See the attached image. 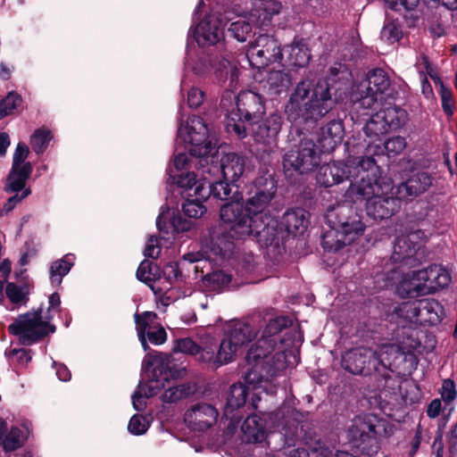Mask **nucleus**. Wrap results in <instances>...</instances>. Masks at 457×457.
I'll use <instances>...</instances> for the list:
<instances>
[{
    "label": "nucleus",
    "instance_id": "1",
    "mask_svg": "<svg viewBox=\"0 0 457 457\" xmlns=\"http://www.w3.org/2000/svg\"><path fill=\"white\" fill-rule=\"evenodd\" d=\"M353 81L351 70L343 62H335L327 76L315 84L302 79L285 104L287 120L306 129L317 128L320 120L349 96Z\"/></svg>",
    "mask_w": 457,
    "mask_h": 457
},
{
    "label": "nucleus",
    "instance_id": "63",
    "mask_svg": "<svg viewBox=\"0 0 457 457\" xmlns=\"http://www.w3.org/2000/svg\"><path fill=\"white\" fill-rule=\"evenodd\" d=\"M152 275H154L153 272V262L149 261H143L137 270V278L149 286L150 282L154 280L151 277Z\"/></svg>",
    "mask_w": 457,
    "mask_h": 457
},
{
    "label": "nucleus",
    "instance_id": "48",
    "mask_svg": "<svg viewBox=\"0 0 457 457\" xmlns=\"http://www.w3.org/2000/svg\"><path fill=\"white\" fill-rule=\"evenodd\" d=\"M237 351L238 349L223 337L216 350L218 366L221 367L233 361Z\"/></svg>",
    "mask_w": 457,
    "mask_h": 457
},
{
    "label": "nucleus",
    "instance_id": "7",
    "mask_svg": "<svg viewBox=\"0 0 457 457\" xmlns=\"http://www.w3.org/2000/svg\"><path fill=\"white\" fill-rule=\"evenodd\" d=\"M266 112L263 96L253 90H243L236 96V108L228 115L227 130L239 139L248 136L249 125L258 121Z\"/></svg>",
    "mask_w": 457,
    "mask_h": 457
},
{
    "label": "nucleus",
    "instance_id": "25",
    "mask_svg": "<svg viewBox=\"0 0 457 457\" xmlns=\"http://www.w3.org/2000/svg\"><path fill=\"white\" fill-rule=\"evenodd\" d=\"M328 226H344L347 223L355 225L354 233L357 231H365L366 224L363 222L361 212H359L356 207L353 205H339L330 211L326 216Z\"/></svg>",
    "mask_w": 457,
    "mask_h": 457
},
{
    "label": "nucleus",
    "instance_id": "19",
    "mask_svg": "<svg viewBox=\"0 0 457 457\" xmlns=\"http://www.w3.org/2000/svg\"><path fill=\"white\" fill-rule=\"evenodd\" d=\"M344 226H328L329 229L325 231L321 237V245L327 252H337L349 245L361 237L364 231L354 233L356 226L347 223Z\"/></svg>",
    "mask_w": 457,
    "mask_h": 457
},
{
    "label": "nucleus",
    "instance_id": "23",
    "mask_svg": "<svg viewBox=\"0 0 457 457\" xmlns=\"http://www.w3.org/2000/svg\"><path fill=\"white\" fill-rule=\"evenodd\" d=\"M219 411L210 403H198L191 406L185 414V420L193 429L204 431L217 421Z\"/></svg>",
    "mask_w": 457,
    "mask_h": 457
},
{
    "label": "nucleus",
    "instance_id": "28",
    "mask_svg": "<svg viewBox=\"0 0 457 457\" xmlns=\"http://www.w3.org/2000/svg\"><path fill=\"white\" fill-rule=\"evenodd\" d=\"M243 440L248 444H263L269 435L267 420L256 414H250L241 426Z\"/></svg>",
    "mask_w": 457,
    "mask_h": 457
},
{
    "label": "nucleus",
    "instance_id": "56",
    "mask_svg": "<svg viewBox=\"0 0 457 457\" xmlns=\"http://www.w3.org/2000/svg\"><path fill=\"white\" fill-rule=\"evenodd\" d=\"M199 345L190 337H185L179 338L174 341L172 351L174 353H183L195 356V353H197Z\"/></svg>",
    "mask_w": 457,
    "mask_h": 457
},
{
    "label": "nucleus",
    "instance_id": "41",
    "mask_svg": "<svg viewBox=\"0 0 457 457\" xmlns=\"http://www.w3.org/2000/svg\"><path fill=\"white\" fill-rule=\"evenodd\" d=\"M72 266V258L69 254L53 262L49 270L52 284L59 286L62 283V278L70 272Z\"/></svg>",
    "mask_w": 457,
    "mask_h": 457
},
{
    "label": "nucleus",
    "instance_id": "51",
    "mask_svg": "<svg viewBox=\"0 0 457 457\" xmlns=\"http://www.w3.org/2000/svg\"><path fill=\"white\" fill-rule=\"evenodd\" d=\"M381 38L387 44L398 42L403 37L402 26L397 21L385 23L380 32Z\"/></svg>",
    "mask_w": 457,
    "mask_h": 457
},
{
    "label": "nucleus",
    "instance_id": "36",
    "mask_svg": "<svg viewBox=\"0 0 457 457\" xmlns=\"http://www.w3.org/2000/svg\"><path fill=\"white\" fill-rule=\"evenodd\" d=\"M379 112L388 132L402 129L409 120L408 112L395 105L380 110Z\"/></svg>",
    "mask_w": 457,
    "mask_h": 457
},
{
    "label": "nucleus",
    "instance_id": "29",
    "mask_svg": "<svg viewBox=\"0 0 457 457\" xmlns=\"http://www.w3.org/2000/svg\"><path fill=\"white\" fill-rule=\"evenodd\" d=\"M283 59L290 67L303 68L312 58L311 50L304 39H296L282 48Z\"/></svg>",
    "mask_w": 457,
    "mask_h": 457
},
{
    "label": "nucleus",
    "instance_id": "62",
    "mask_svg": "<svg viewBox=\"0 0 457 457\" xmlns=\"http://www.w3.org/2000/svg\"><path fill=\"white\" fill-rule=\"evenodd\" d=\"M442 400L450 403L454 401L457 397V391L455 383L453 379L446 378L443 380L441 390H440Z\"/></svg>",
    "mask_w": 457,
    "mask_h": 457
},
{
    "label": "nucleus",
    "instance_id": "12",
    "mask_svg": "<svg viewBox=\"0 0 457 457\" xmlns=\"http://www.w3.org/2000/svg\"><path fill=\"white\" fill-rule=\"evenodd\" d=\"M377 170H370V177L375 179V187L373 193L367 195L358 199H351L352 202L366 200V212L367 215L373 218L375 220H383L391 218L398 212L401 207L400 200L397 195L395 196L393 193H381V178L377 176Z\"/></svg>",
    "mask_w": 457,
    "mask_h": 457
},
{
    "label": "nucleus",
    "instance_id": "4",
    "mask_svg": "<svg viewBox=\"0 0 457 457\" xmlns=\"http://www.w3.org/2000/svg\"><path fill=\"white\" fill-rule=\"evenodd\" d=\"M220 226L230 231L237 239L252 238L269 246L276 237L277 222L270 214L257 213L245 200L224 204L220 210Z\"/></svg>",
    "mask_w": 457,
    "mask_h": 457
},
{
    "label": "nucleus",
    "instance_id": "27",
    "mask_svg": "<svg viewBox=\"0 0 457 457\" xmlns=\"http://www.w3.org/2000/svg\"><path fill=\"white\" fill-rule=\"evenodd\" d=\"M234 240H237L230 231L223 226L212 231L210 236L209 248L211 253L222 260L229 258L235 249Z\"/></svg>",
    "mask_w": 457,
    "mask_h": 457
},
{
    "label": "nucleus",
    "instance_id": "46",
    "mask_svg": "<svg viewBox=\"0 0 457 457\" xmlns=\"http://www.w3.org/2000/svg\"><path fill=\"white\" fill-rule=\"evenodd\" d=\"M228 33L238 42H245L248 37H251L253 33V26L250 22L244 19H239L237 21L230 23Z\"/></svg>",
    "mask_w": 457,
    "mask_h": 457
},
{
    "label": "nucleus",
    "instance_id": "15",
    "mask_svg": "<svg viewBox=\"0 0 457 457\" xmlns=\"http://www.w3.org/2000/svg\"><path fill=\"white\" fill-rule=\"evenodd\" d=\"M309 212L303 208H292L287 210L282 215L280 220L273 217L277 222L276 237L270 245L278 246L280 243H284L289 236L296 237L302 235L308 227Z\"/></svg>",
    "mask_w": 457,
    "mask_h": 457
},
{
    "label": "nucleus",
    "instance_id": "64",
    "mask_svg": "<svg viewBox=\"0 0 457 457\" xmlns=\"http://www.w3.org/2000/svg\"><path fill=\"white\" fill-rule=\"evenodd\" d=\"M147 428L148 427L145 422L144 417L137 414H135L131 417L128 425L129 431L136 436L145 434Z\"/></svg>",
    "mask_w": 457,
    "mask_h": 457
},
{
    "label": "nucleus",
    "instance_id": "31",
    "mask_svg": "<svg viewBox=\"0 0 457 457\" xmlns=\"http://www.w3.org/2000/svg\"><path fill=\"white\" fill-rule=\"evenodd\" d=\"M252 368L245 373L244 379L248 387L253 386V389L262 387L263 383L270 382L271 378L277 376L278 368L273 363H252Z\"/></svg>",
    "mask_w": 457,
    "mask_h": 457
},
{
    "label": "nucleus",
    "instance_id": "33",
    "mask_svg": "<svg viewBox=\"0 0 457 457\" xmlns=\"http://www.w3.org/2000/svg\"><path fill=\"white\" fill-rule=\"evenodd\" d=\"M29 425L28 421H25L21 423V427L12 426L8 429L2 445L4 453H12L24 446L31 434Z\"/></svg>",
    "mask_w": 457,
    "mask_h": 457
},
{
    "label": "nucleus",
    "instance_id": "5",
    "mask_svg": "<svg viewBox=\"0 0 457 457\" xmlns=\"http://www.w3.org/2000/svg\"><path fill=\"white\" fill-rule=\"evenodd\" d=\"M288 135V150L283 155L282 166L286 179L292 185L302 183L320 164L322 151L307 133L315 128L306 129L291 122Z\"/></svg>",
    "mask_w": 457,
    "mask_h": 457
},
{
    "label": "nucleus",
    "instance_id": "13",
    "mask_svg": "<svg viewBox=\"0 0 457 457\" xmlns=\"http://www.w3.org/2000/svg\"><path fill=\"white\" fill-rule=\"evenodd\" d=\"M285 443L288 446L300 442L306 445L310 452L317 456L329 457L334 447L320 433L316 427L309 421H300L295 430H286L283 434Z\"/></svg>",
    "mask_w": 457,
    "mask_h": 457
},
{
    "label": "nucleus",
    "instance_id": "35",
    "mask_svg": "<svg viewBox=\"0 0 457 457\" xmlns=\"http://www.w3.org/2000/svg\"><path fill=\"white\" fill-rule=\"evenodd\" d=\"M169 174V181L172 184H176L179 187L183 188V192L181 193L182 196L187 195V194H192L195 191V188L198 186H205L206 178L203 179H197L196 175L193 171H181L178 175L172 174V170L170 168L168 170Z\"/></svg>",
    "mask_w": 457,
    "mask_h": 457
},
{
    "label": "nucleus",
    "instance_id": "39",
    "mask_svg": "<svg viewBox=\"0 0 457 457\" xmlns=\"http://www.w3.org/2000/svg\"><path fill=\"white\" fill-rule=\"evenodd\" d=\"M362 129L367 138H369V145L380 141V137L388 133L379 111L370 117Z\"/></svg>",
    "mask_w": 457,
    "mask_h": 457
},
{
    "label": "nucleus",
    "instance_id": "20",
    "mask_svg": "<svg viewBox=\"0 0 457 457\" xmlns=\"http://www.w3.org/2000/svg\"><path fill=\"white\" fill-rule=\"evenodd\" d=\"M434 178L427 171L411 172L401 182L395 190V195L403 200H412L427 192L433 185Z\"/></svg>",
    "mask_w": 457,
    "mask_h": 457
},
{
    "label": "nucleus",
    "instance_id": "32",
    "mask_svg": "<svg viewBox=\"0 0 457 457\" xmlns=\"http://www.w3.org/2000/svg\"><path fill=\"white\" fill-rule=\"evenodd\" d=\"M33 171L31 162H26L21 168H11L4 185V191L6 193L21 194L26 187L28 179L30 178Z\"/></svg>",
    "mask_w": 457,
    "mask_h": 457
},
{
    "label": "nucleus",
    "instance_id": "61",
    "mask_svg": "<svg viewBox=\"0 0 457 457\" xmlns=\"http://www.w3.org/2000/svg\"><path fill=\"white\" fill-rule=\"evenodd\" d=\"M29 146L23 143L19 142L16 145L15 151L12 155V168H21L23 166L24 163L27 162L26 159L29 156Z\"/></svg>",
    "mask_w": 457,
    "mask_h": 457
},
{
    "label": "nucleus",
    "instance_id": "21",
    "mask_svg": "<svg viewBox=\"0 0 457 457\" xmlns=\"http://www.w3.org/2000/svg\"><path fill=\"white\" fill-rule=\"evenodd\" d=\"M196 192H203L201 198H211L221 201H239L244 200L243 194L239 191V186L225 180L209 181L206 179L205 186H198Z\"/></svg>",
    "mask_w": 457,
    "mask_h": 457
},
{
    "label": "nucleus",
    "instance_id": "47",
    "mask_svg": "<svg viewBox=\"0 0 457 457\" xmlns=\"http://www.w3.org/2000/svg\"><path fill=\"white\" fill-rule=\"evenodd\" d=\"M52 139L51 131L45 128L37 129L30 137V145L37 154H43Z\"/></svg>",
    "mask_w": 457,
    "mask_h": 457
},
{
    "label": "nucleus",
    "instance_id": "30",
    "mask_svg": "<svg viewBox=\"0 0 457 457\" xmlns=\"http://www.w3.org/2000/svg\"><path fill=\"white\" fill-rule=\"evenodd\" d=\"M223 337L239 350L254 339L256 331L249 323L237 320L227 325Z\"/></svg>",
    "mask_w": 457,
    "mask_h": 457
},
{
    "label": "nucleus",
    "instance_id": "57",
    "mask_svg": "<svg viewBox=\"0 0 457 457\" xmlns=\"http://www.w3.org/2000/svg\"><path fill=\"white\" fill-rule=\"evenodd\" d=\"M163 277L170 284L183 280V274L177 262H170L164 265L162 269Z\"/></svg>",
    "mask_w": 457,
    "mask_h": 457
},
{
    "label": "nucleus",
    "instance_id": "34",
    "mask_svg": "<svg viewBox=\"0 0 457 457\" xmlns=\"http://www.w3.org/2000/svg\"><path fill=\"white\" fill-rule=\"evenodd\" d=\"M291 86V76L284 71H271L262 81L263 91L272 98L286 92Z\"/></svg>",
    "mask_w": 457,
    "mask_h": 457
},
{
    "label": "nucleus",
    "instance_id": "38",
    "mask_svg": "<svg viewBox=\"0 0 457 457\" xmlns=\"http://www.w3.org/2000/svg\"><path fill=\"white\" fill-rule=\"evenodd\" d=\"M203 192H196L195 190L191 195L187 194V195L183 196L184 202L181 208L183 213L188 218L198 219L206 212V207L204 205V203L208 199L201 198Z\"/></svg>",
    "mask_w": 457,
    "mask_h": 457
},
{
    "label": "nucleus",
    "instance_id": "45",
    "mask_svg": "<svg viewBox=\"0 0 457 457\" xmlns=\"http://www.w3.org/2000/svg\"><path fill=\"white\" fill-rule=\"evenodd\" d=\"M216 350L217 345L214 344L199 345L197 353H195V360L210 369L217 370L220 366L217 363Z\"/></svg>",
    "mask_w": 457,
    "mask_h": 457
},
{
    "label": "nucleus",
    "instance_id": "52",
    "mask_svg": "<svg viewBox=\"0 0 457 457\" xmlns=\"http://www.w3.org/2000/svg\"><path fill=\"white\" fill-rule=\"evenodd\" d=\"M21 102V96L16 92H10L4 99L0 100V120L12 114Z\"/></svg>",
    "mask_w": 457,
    "mask_h": 457
},
{
    "label": "nucleus",
    "instance_id": "8",
    "mask_svg": "<svg viewBox=\"0 0 457 457\" xmlns=\"http://www.w3.org/2000/svg\"><path fill=\"white\" fill-rule=\"evenodd\" d=\"M51 315L42 316V309L38 308L33 312H28L20 314L14 321L8 326L9 334L18 337L23 345H32L45 339L49 334L56 330L54 325L50 324Z\"/></svg>",
    "mask_w": 457,
    "mask_h": 457
},
{
    "label": "nucleus",
    "instance_id": "50",
    "mask_svg": "<svg viewBox=\"0 0 457 457\" xmlns=\"http://www.w3.org/2000/svg\"><path fill=\"white\" fill-rule=\"evenodd\" d=\"M436 84L440 85L439 94L441 96L442 109L447 116L453 114V95L450 87H446L441 79L437 76L434 77L430 74Z\"/></svg>",
    "mask_w": 457,
    "mask_h": 457
},
{
    "label": "nucleus",
    "instance_id": "2",
    "mask_svg": "<svg viewBox=\"0 0 457 457\" xmlns=\"http://www.w3.org/2000/svg\"><path fill=\"white\" fill-rule=\"evenodd\" d=\"M187 137L190 144L189 154L199 159L196 164L201 166L204 173L220 172L222 179L237 184L245 171V155L228 153L220 159L219 149L210 139L209 129L200 116L189 119Z\"/></svg>",
    "mask_w": 457,
    "mask_h": 457
},
{
    "label": "nucleus",
    "instance_id": "3",
    "mask_svg": "<svg viewBox=\"0 0 457 457\" xmlns=\"http://www.w3.org/2000/svg\"><path fill=\"white\" fill-rule=\"evenodd\" d=\"M378 165L372 156L349 157L345 161H333L320 166L316 173V183L324 188L350 181L345 195L358 199L373 193L375 179L370 177V170Z\"/></svg>",
    "mask_w": 457,
    "mask_h": 457
},
{
    "label": "nucleus",
    "instance_id": "58",
    "mask_svg": "<svg viewBox=\"0 0 457 457\" xmlns=\"http://www.w3.org/2000/svg\"><path fill=\"white\" fill-rule=\"evenodd\" d=\"M134 318L138 337H142V336L145 335L146 328L149 326V321L156 318V313L154 312H144L140 314L136 313Z\"/></svg>",
    "mask_w": 457,
    "mask_h": 457
},
{
    "label": "nucleus",
    "instance_id": "17",
    "mask_svg": "<svg viewBox=\"0 0 457 457\" xmlns=\"http://www.w3.org/2000/svg\"><path fill=\"white\" fill-rule=\"evenodd\" d=\"M185 261L189 262H197L195 266L196 272L201 269V279L199 281V287L206 294H220L228 291L230 288L232 281V275L220 269H215L212 271L204 273V267L200 266L198 260L195 258V253H186L183 256Z\"/></svg>",
    "mask_w": 457,
    "mask_h": 457
},
{
    "label": "nucleus",
    "instance_id": "42",
    "mask_svg": "<svg viewBox=\"0 0 457 457\" xmlns=\"http://www.w3.org/2000/svg\"><path fill=\"white\" fill-rule=\"evenodd\" d=\"M266 345L265 341H257L254 345H253L245 356V360L248 364L252 363H259V364H264V363H273L272 358L270 357V349L269 346H264Z\"/></svg>",
    "mask_w": 457,
    "mask_h": 457
},
{
    "label": "nucleus",
    "instance_id": "24",
    "mask_svg": "<svg viewBox=\"0 0 457 457\" xmlns=\"http://www.w3.org/2000/svg\"><path fill=\"white\" fill-rule=\"evenodd\" d=\"M413 235H402L395 238L391 260L394 263L415 267L420 259L417 256L420 245L412 239Z\"/></svg>",
    "mask_w": 457,
    "mask_h": 457
},
{
    "label": "nucleus",
    "instance_id": "37",
    "mask_svg": "<svg viewBox=\"0 0 457 457\" xmlns=\"http://www.w3.org/2000/svg\"><path fill=\"white\" fill-rule=\"evenodd\" d=\"M438 311L442 312V306L437 301L420 300V312L418 325L436 326L440 323L442 318Z\"/></svg>",
    "mask_w": 457,
    "mask_h": 457
},
{
    "label": "nucleus",
    "instance_id": "40",
    "mask_svg": "<svg viewBox=\"0 0 457 457\" xmlns=\"http://www.w3.org/2000/svg\"><path fill=\"white\" fill-rule=\"evenodd\" d=\"M418 279L424 281H435L440 287H447L451 282L450 274L437 265H430L428 269L414 272Z\"/></svg>",
    "mask_w": 457,
    "mask_h": 457
},
{
    "label": "nucleus",
    "instance_id": "54",
    "mask_svg": "<svg viewBox=\"0 0 457 457\" xmlns=\"http://www.w3.org/2000/svg\"><path fill=\"white\" fill-rule=\"evenodd\" d=\"M6 297L14 304L26 303L29 301L28 292L13 282H8L5 287Z\"/></svg>",
    "mask_w": 457,
    "mask_h": 457
},
{
    "label": "nucleus",
    "instance_id": "44",
    "mask_svg": "<svg viewBox=\"0 0 457 457\" xmlns=\"http://www.w3.org/2000/svg\"><path fill=\"white\" fill-rule=\"evenodd\" d=\"M406 147L405 137L401 136H395L386 140L382 145L378 144L375 145V154H380L386 153L388 156H394L401 154Z\"/></svg>",
    "mask_w": 457,
    "mask_h": 457
},
{
    "label": "nucleus",
    "instance_id": "16",
    "mask_svg": "<svg viewBox=\"0 0 457 457\" xmlns=\"http://www.w3.org/2000/svg\"><path fill=\"white\" fill-rule=\"evenodd\" d=\"M283 118L278 112L270 113L267 117L262 118L249 125L248 135L250 134L257 144L269 147L268 154H270L271 145L277 144L278 136L281 130Z\"/></svg>",
    "mask_w": 457,
    "mask_h": 457
},
{
    "label": "nucleus",
    "instance_id": "9",
    "mask_svg": "<svg viewBox=\"0 0 457 457\" xmlns=\"http://www.w3.org/2000/svg\"><path fill=\"white\" fill-rule=\"evenodd\" d=\"M394 88L389 77L382 69H374L367 74V79L358 87L354 104L360 108L371 109L377 103L393 99Z\"/></svg>",
    "mask_w": 457,
    "mask_h": 457
},
{
    "label": "nucleus",
    "instance_id": "14",
    "mask_svg": "<svg viewBox=\"0 0 457 457\" xmlns=\"http://www.w3.org/2000/svg\"><path fill=\"white\" fill-rule=\"evenodd\" d=\"M246 57L253 69L262 70L271 63L282 61L283 53L276 37L262 34L251 43Z\"/></svg>",
    "mask_w": 457,
    "mask_h": 457
},
{
    "label": "nucleus",
    "instance_id": "49",
    "mask_svg": "<svg viewBox=\"0 0 457 457\" xmlns=\"http://www.w3.org/2000/svg\"><path fill=\"white\" fill-rule=\"evenodd\" d=\"M396 313L411 323L418 324L420 312V300L402 303L395 310Z\"/></svg>",
    "mask_w": 457,
    "mask_h": 457
},
{
    "label": "nucleus",
    "instance_id": "6",
    "mask_svg": "<svg viewBox=\"0 0 457 457\" xmlns=\"http://www.w3.org/2000/svg\"><path fill=\"white\" fill-rule=\"evenodd\" d=\"M397 353L394 345H382L378 350L354 347L341 356V367L353 375L374 376L378 388H385L391 379V356Z\"/></svg>",
    "mask_w": 457,
    "mask_h": 457
},
{
    "label": "nucleus",
    "instance_id": "43",
    "mask_svg": "<svg viewBox=\"0 0 457 457\" xmlns=\"http://www.w3.org/2000/svg\"><path fill=\"white\" fill-rule=\"evenodd\" d=\"M208 62L209 65H204L203 69L194 67L195 72L199 75H204L207 72H211L212 71H213L219 81H225L228 74L229 62L224 58L220 60L209 59Z\"/></svg>",
    "mask_w": 457,
    "mask_h": 457
},
{
    "label": "nucleus",
    "instance_id": "22",
    "mask_svg": "<svg viewBox=\"0 0 457 457\" xmlns=\"http://www.w3.org/2000/svg\"><path fill=\"white\" fill-rule=\"evenodd\" d=\"M194 37L199 46H214L224 38V29L220 19L205 16L195 28Z\"/></svg>",
    "mask_w": 457,
    "mask_h": 457
},
{
    "label": "nucleus",
    "instance_id": "53",
    "mask_svg": "<svg viewBox=\"0 0 457 457\" xmlns=\"http://www.w3.org/2000/svg\"><path fill=\"white\" fill-rule=\"evenodd\" d=\"M292 325V320L287 316H278L271 319L266 325L263 336L273 337Z\"/></svg>",
    "mask_w": 457,
    "mask_h": 457
},
{
    "label": "nucleus",
    "instance_id": "59",
    "mask_svg": "<svg viewBox=\"0 0 457 457\" xmlns=\"http://www.w3.org/2000/svg\"><path fill=\"white\" fill-rule=\"evenodd\" d=\"M172 232L179 234L189 231L192 228V221L185 219L180 213H174L169 222Z\"/></svg>",
    "mask_w": 457,
    "mask_h": 457
},
{
    "label": "nucleus",
    "instance_id": "18",
    "mask_svg": "<svg viewBox=\"0 0 457 457\" xmlns=\"http://www.w3.org/2000/svg\"><path fill=\"white\" fill-rule=\"evenodd\" d=\"M249 387L242 382L234 383L227 394L223 416L231 425H238L243 419L242 410L247 403Z\"/></svg>",
    "mask_w": 457,
    "mask_h": 457
},
{
    "label": "nucleus",
    "instance_id": "55",
    "mask_svg": "<svg viewBox=\"0 0 457 457\" xmlns=\"http://www.w3.org/2000/svg\"><path fill=\"white\" fill-rule=\"evenodd\" d=\"M189 395V386L185 384L172 386L164 390L162 399L166 403H177Z\"/></svg>",
    "mask_w": 457,
    "mask_h": 457
},
{
    "label": "nucleus",
    "instance_id": "60",
    "mask_svg": "<svg viewBox=\"0 0 457 457\" xmlns=\"http://www.w3.org/2000/svg\"><path fill=\"white\" fill-rule=\"evenodd\" d=\"M31 194L30 188L24 189L21 194H14V195L10 196L7 201L4 203L2 209H0V216L8 214L12 212L15 206L21 203L23 199L28 197Z\"/></svg>",
    "mask_w": 457,
    "mask_h": 457
},
{
    "label": "nucleus",
    "instance_id": "11",
    "mask_svg": "<svg viewBox=\"0 0 457 457\" xmlns=\"http://www.w3.org/2000/svg\"><path fill=\"white\" fill-rule=\"evenodd\" d=\"M277 190L278 180L275 173L266 169L246 186L245 201L257 213L268 214L266 211L275 198Z\"/></svg>",
    "mask_w": 457,
    "mask_h": 457
},
{
    "label": "nucleus",
    "instance_id": "10",
    "mask_svg": "<svg viewBox=\"0 0 457 457\" xmlns=\"http://www.w3.org/2000/svg\"><path fill=\"white\" fill-rule=\"evenodd\" d=\"M384 426V420L375 414H365L355 420L349 429V436L353 447L361 454L372 456L379 449L378 428Z\"/></svg>",
    "mask_w": 457,
    "mask_h": 457
},
{
    "label": "nucleus",
    "instance_id": "26",
    "mask_svg": "<svg viewBox=\"0 0 457 457\" xmlns=\"http://www.w3.org/2000/svg\"><path fill=\"white\" fill-rule=\"evenodd\" d=\"M343 137V122L332 120L320 128L317 141L315 142L323 154H329L341 143Z\"/></svg>",
    "mask_w": 457,
    "mask_h": 457
}]
</instances>
